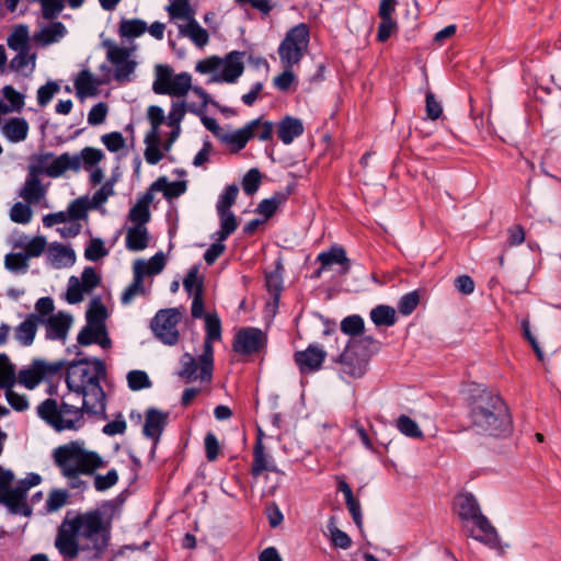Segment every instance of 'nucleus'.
<instances>
[{
    "mask_svg": "<svg viewBox=\"0 0 561 561\" xmlns=\"http://www.w3.org/2000/svg\"><path fill=\"white\" fill-rule=\"evenodd\" d=\"M317 260L322 264V268H329L333 264L341 265V274H347L351 268V261L342 247H332L327 252H321Z\"/></svg>",
    "mask_w": 561,
    "mask_h": 561,
    "instance_id": "obj_26",
    "label": "nucleus"
},
{
    "mask_svg": "<svg viewBox=\"0 0 561 561\" xmlns=\"http://www.w3.org/2000/svg\"><path fill=\"white\" fill-rule=\"evenodd\" d=\"M77 167V161L71 159L68 152L58 157H54L51 152H45L32 157L27 173L35 174L36 176L46 174L49 178L56 179L61 176L69 168Z\"/></svg>",
    "mask_w": 561,
    "mask_h": 561,
    "instance_id": "obj_9",
    "label": "nucleus"
},
{
    "mask_svg": "<svg viewBox=\"0 0 561 561\" xmlns=\"http://www.w3.org/2000/svg\"><path fill=\"white\" fill-rule=\"evenodd\" d=\"M53 460L61 476L68 480L71 489H78L84 484L80 476H90L95 470L105 467L102 457L92 450H88L78 442L56 447L53 450Z\"/></svg>",
    "mask_w": 561,
    "mask_h": 561,
    "instance_id": "obj_4",
    "label": "nucleus"
},
{
    "mask_svg": "<svg viewBox=\"0 0 561 561\" xmlns=\"http://www.w3.org/2000/svg\"><path fill=\"white\" fill-rule=\"evenodd\" d=\"M257 124L259 119H253L238 130L231 133L224 131L220 141L231 146L234 151H239L245 147L252 137H254Z\"/></svg>",
    "mask_w": 561,
    "mask_h": 561,
    "instance_id": "obj_23",
    "label": "nucleus"
},
{
    "mask_svg": "<svg viewBox=\"0 0 561 561\" xmlns=\"http://www.w3.org/2000/svg\"><path fill=\"white\" fill-rule=\"evenodd\" d=\"M265 286L270 294L277 299L283 288V277L278 268L265 274Z\"/></svg>",
    "mask_w": 561,
    "mask_h": 561,
    "instance_id": "obj_60",
    "label": "nucleus"
},
{
    "mask_svg": "<svg viewBox=\"0 0 561 561\" xmlns=\"http://www.w3.org/2000/svg\"><path fill=\"white\" fill-rule=\"evenodd\" d=\"M165 265L164 255L160 252L154 254L148 262L142 260H137L134 263L133 270L134 272H141V276L145 275H157L162 272Z\"/></svg>",
    "mask_w": 561,
    "mask_h": 561,
    "instance_id": "obj_36",
    "label": "nucleus"
},
{
    "mask_svg": "<svg viewBox=\"0 0 561 561\" xmlns=\"http://www.w3.org/2000/svg\"><path fill=\"white\" fill-rule=\"evenodd\" d=\"M64 367V362L47 363L34 360L33 364L21 369L16 380L27 389H34L44 378L55 376Z\"/></svg>",
    "mask_w": 561,
    "mask_h": 561,
    "instance_id": "obj_13",
    "label": "nucleus"
},
{
    "mask_svg": "<svg viewBox=\"0 0 561 561\" xmlns=\"http://www.w3.org/2000/svg\"><path fill=\"white\" fill-rule=\"evenodd\" d=\"M309 41L310 30L306 23L289 28L277 49L282 66H298L308 50Z\"/></svg>",
    "mask_w": 561,
    "mask_h": 561,
    "instance_id": "obj_7",
    "label": "nucleus"
},
{
    "mask_svg": "<svg viewBox=\"0 0 561 561\" xmlns=\"http://www.w3.org/2000/svg\"><path fill=\"white\" fill-rule=\"evenodd\" d=\"M42 322V318L35 313L30 314L23 322L14 329V337L23 346L33 344L37 327Z\"/></svg>",
    "mask_w": 561,
    "mask_h": 561,
    "instance_id": "obj_24",
    "label": "nucleus"
},
{
    "mask_svg": "<svg viewBox=\"0 0 561 561\" xmlns=\"http://www.w3.org/2000/svg\"><path fill=\"white\" fill-rule=\"evenodd\" d=\"M87 291L81 285L79 278L76 276H71L69 279V285L66 294L67 301L69 304H78L83 299V295Z\"/></svg>",
    "mask_w": 561,
    "mask_h": 561,
    "instance_id": "obj_62",
    "label": "nucleus"
},
{
    "mask_svg": "<svg viewBox=\"0 0 561 561\" xmlns=\"http://www.w3.org/2000/svg\"><path fill=\"white\" fill-rule=\"evenodd\" d=\"M2 504L9 510L11 514L30 516L32 514L31 507L26 503V493L24 488H8L3 490Z\"/></svg>",
    "mask_w": 561,
    "mask_h": 561,
    "instance_id": "obj_19",
    "label": "nucleus"
},
{
    "mask_svg": "<svg viewBox=\"0 0 561 561\" xmlns=\"http://www.w3.org/2000/svg\"><path fill=\"white\" fill-rule=\"evenodd\" d=\"M47 187L42 184L41 178L27 173L19 196L28 205H38L45 199Z\"/></svg>",
    "mask_w": 561,
    "mask_h": 561,
    "instance_id": "obj_21",
    "label": "nucleus"
},
{
    "mask_svg": "<svg viewBox=\"0 0 561 561\" xmlns=\"http://www.w3.org/2000/svg\"><path fill=\"white\" fill-rule=\"evenodd\" d=\"M469 417L472 430L478 434L501 437L512 432V419L502 398L489 391L473 396Z\"/></svg>",
    "mask_w": 561,
    "mask_h": 561,
    "instance_id": "obj_3",
    "label": "nucleus"
},
{
    "mask_svg": "<svg viewBox=\"0 0 561 561\" xmlns=\"http://www.w3.org/2000/svg\"><path fill=\"white\" fill-rule=\"evenodd\" d=\"M455 505L458 516L465 522H472L483 534L482 537L472 536L474 539L490 546H496L499 536L489 519L482 514L477 499L471 493H462L456 496Z\"/></svg>",
    "mask_w": 561,
    "mask_h": 561,
    "instance_id": "obj_6",
    "label": "nucleus"
},
{
    "mask_svg": "<svg viewBox=\"0 0 561 561\" xmlns=\"http://www.w3.org/2000/svg\"><path fill=\"white\" fill-rule=\"evenodd\" d=\"M167 10L172 20H181L183 21L182 23H187L195 19L188 0H174Z\"/></svg>",
    "mask_w": 561,
    "mask_h": 561,
    "instance_id": "obj_42",
    "label": "nucleus"
},
{
    "mask_svg": "<svg viewBox=\"0 0 561 561\" xmlns=\"http://www.w3.org/2000/svg\"><path fill=\"white\" fill-rule=\"evenodd\" d=\"M70 158L77 161V168H69L75 172L79 171L81 167L90 170L104 159V153L101 149L93 147L83 148L79 154H70Z\"/></svg>",
    "mask_w": 561,
    "mask_h": 561,
    "instance_id": "obj_31",
    "label": "nucleus"
},
{
    "mask_svg": "<svg viewBox=\"0 0 561 561\" xmlns=\"http://www.w3.org/2000/svg\"><path fill=\"white\" fill-rule=\"evenodd\" d=\"M341 331L351 336H356L364 331V320L360 316L353 314L344 318L341 322Z\"/></svg>",
    "mask_w": 561,
    "mask_h": 561,
    "instance_id": "obj_55",
    "label": "nucleus"
},
{
    "mask_svg": "<svg viewBox=\"0 0 561 561\" xmlns=\"http://www.w3.org/2000/svg\"><path fill=\"white\" fill-rule=\"evenodd\" d=\"M108 251L104 247V242L100 238H93L88 243L84 250V257L88 261L96 262L100 259L106 256Z\"/></svg>",
    "mask_w": 561,
    "mask_h": 561,
    "instance_id": "obj_53",
    "label": "nucleus"
},
{
    "mask_svg": "<svg viewBox=\"0 0 561 561\" xmlns=\"http://www.w3.org/2000/svg\"><path fill=\"white\" fill-rule=\"evenodd\" d=\"M2 95L8 101L12 112H20L24 106V95L18 92L12 85L2 88Z\"/></svg>",
    "mask_w": 561,
    "mask_h": 561,
    "instance_id": "obj_56",
    "label": "nucleus"
},
{
    "mask_svg": "<svg viewBox=\"0 0 561 561\" xmlns=\"http://www.w3.org/2000/svg\"><path fill=\"white\" fill-rule=\"evenodd\" d=\"M205 330L203 353L199 355L201 380L210 381L214 369L213 342L220 341L221 339V321L217 313H207L205 316Z\"/></svg>",
    "mask_w": 561,
    "mask_h": 561,
    "instance_id": "obj_10",
    "label": "nucleus"
},
{
    "mask_svg": "<svg viewBox=\"0 0 561 561\" xmlns=\"http://www.w3.org/2000/svg\"><path fill=\"white\" fill-rule=\"evenodd\" d=\"M102 360L94 358L73 360L68 365L66 385L68 390L85 393V396L105 402V393L100 380L105 376Z\"/></svg>",
    "mask_w": 561,
    "mask_h": 561,
    "instance_id": "obj_5",
    "label": "nucleus"
},
{
    "mask_svg": "<svg viewBox=\"0 0 561 561\" xmlns=\"http://www.w3.org/2000/svg\"><path fill=\"white\" fill-rule=\"evenodd\" d=\"M182 314L176 308L161 309L151 320L150 328L156 337L167 345H175L179 342L180 333L178 324Z\"/></svg>",
    "mask_w": 561,
    "mask_h": 561,
    "instance_id": "obj_11",
    "label": "nucleus"
},
{
    "mask_svg": "<svg viewBox=\"0 0 561 561\" xmlns=\"http://www.w3.org/2000/svg\"><path fill=\"white\" fill-rule=\"evenodd\" d=\"M18 54L10 60L9 68L15 72H23L28 68L30 72L35 69L36 54L31 49L15 50Z\"/></svg>",
    "mask_w": 561,
    "mask_h": 561,
    "instance_id": "obj_38",
    "label": "nucleus"
},
{
    "mask_svg": "<svg viewBox=\"0 0 561 561\" xmlns=\"http://www.w3.org/2000/svg\"><path fill=\"white\" fill-rule=\"evenodd\" d=\"M243 70L242 53L231 51L222 59L221 68L213 75L210 81L233 83L242 75Z\"/></svg>",
    "mask_w": 561,
    "mask_h": 561,
    "instance_id": "obj_16",
    "label": "nucleus"
},
{
    "mask_svg": "<svg viewBox=\"0 0 561 561\" xmlns=\"http://www.w3.org/2000/svg\"><path fill=\"white\" fill-rule=\"evenodd\" d=\"M239 193V187L236 184L228 185L219 197L216 205L217 210H230L234 204Z\"/></svg>",
    "mask_w": 561,
    "mask_h": 561,
    "instance_id": "obj_59",
    "label": "nucleus"
},
{
    "mask_svg": "<svg viewBox=\"0 0 561 561\" xmlns=\"http://www.w3.org/2000/svg\"><path fill=\"white\" fill-rule=\"evenodd\" d=\"M32 205L25 202H16L10 209V219L15 224L26 225L32 220L33 210Z\"/></svg>",
    "mask_w": 561,
    "mask_h": 561,
    "instance_id": "obj_46",
    "label": "nucleus"
},
{
    "mask_svg": "<svg viewBox=\"0 0 561 561\" xmlns=\"http://www.w3.org/2000/svg\"><path fill=\"white\" fill-rule=\"evenodd\" d=\"M153 201V194L151 191L146 192L141 198L130 208L128 219L134 222V226L146 227V224L150 220L149 205Z\"/></svg>",
    "mask_w": 561,
    "mask_h": 561,
    "instance_id": "obj_29",
    "label": "nucleus"
},
{
    "mask_svg": "<svg viewBox=\"0 0 561 561\" xmlns=\"http://www.w3.org/2000/svg\"><path fill=\"white\" fill-rule=\"evenodd\" d=\"M335 362L340 365L342 377L359 378L366 371L368 354L360 352L359 342H348Z\"/></svg>",
    "mask_w": 561,
    "mask_h": 561,
    "instance_id": "obj_12",
    "label": "nucleus"
},
{
    "mask_svg": "<svg viewBox=\"0 0 561 561\" xmlns=\"http://www.w3.org/2000/svg\"><path fill=\"white\" fill-rule=\"evenodd\" d=\"M181 365H182V369L180 371L181 377L186 378L187 380L197 379V378L201 379V375L199 376L196 375L198 366L201 367V362L199 360L197 362L193 355H191L190 353L183 354L181 357Z\"/></svg>",
    "mask_w": 561,
    "mask_h": 561,
    "instance_id": "obj_48",
    "label": "nucleus"
},
{
    "mask_svg": "<svg viewBox=\"0 0 561 561\" xmlns=\"http://www.w3.org/2000/svg\"><path fill=\"white\" fill-rule=\"evenodd\" d=\"M304 124L300 118L294 116H285L277 123L276 134L284 145H290L295 138L304 134Z\"/></svg>",
    "mask_w": 561,
    "mask_h": 561,
    "instance_id": "obj_22",
    "label": "nucleus"
},
{
    "mask_svg": "<svg viewBox=\"0 0 561 561\" xmlns=\"http://www.w3.org/2000/svg\"><path fill=\"white\" fill-rule=\"evenodd\" d=\"M66 34V26L61 22H53L34 34L33 39L38 45L48 46L59 42Z\"/></svg>",
    "mask_w": 561,
    "mask_h": 561,
    "instance_id": "obj_30",
    "label": "nucleus"
},
{
    "mask_svg": "<svg viewBox=\"0 0 561 561\" xmlns=\"http://www.w3.org/2000/svg\"><path fill=\"white\" fill-rule=\"evenodd\" d=\"M16 382L15 367L5 354H0V389L13 388Z\"/></svg>",
    "mask_w": 561,
    "mask_h": 561,
    "instance_id": "obj_40",
    "label": "nucleus"
},
{
    "mask_svg": "<svg viewBox=\"0 0 561 561\" xmlns=\"http://www.w3.org/2000/svg\"><path fill=\"white\" fill-rule=\"evenodd\" d=\"M266 470L274 471L275 468L268 463L262 440L259 437L253 450V462L251 472L254 477H259L263 471Z\"/></svg>",
    "mask_w": 561,
    "mask_h": 561,
    "instance_id": "obj_39",
    "label": "nucleus"
},
{
    "mask_svg": "<svg viewBox=\"0 0 561 561\" xmlns=\"http://www.w3.org/2000/svg\"><path fill=\"white\" fill-rule=\"evenodd\" d=\"M59 90L60 87L57 82L48 81L37 90V103L41 106L47 105Z\"/></svg>",
    "mask_w": 561,
    "mask_h": 561,
    "instance_id": "obj_63",
    "label": "nucleus"
},
{
    "mask_svg": "<svg viewBox=\"0 0 561 561\" xmlns=\"http://www.w3.org/2000/svg\"><path fill=\"white\" fill-rule=\"evenodd\" d=\"M149 243V232L146 227L133 226L126 231V248L129 251L139 252Z\"/></svg>",
    "mask_w": 561,
    "mask_h": 561,
    "instance_id": "obj_33",
    "label": "nucleus"
},
{
    "mask_svg": "<svg viewBox=\"0 0 561 561\" xmlns=\"http://www.w3.org/2000/svg\"><path fill=\"white\" fill-rule=\"evenodd\" d=\"M87 324L96 328H106V308L99 301L94 300L87 311Z\"/></svg>",
    "mask_w": 561,
    "mask_h": 561,
    "instance_id": "obj_45",
    "label": "nucleus"
},
{
    "mask_svg": "<svg viewBox=\"0 0 561 561\" xmlns=\"http://www.w3.org/2000/svg\"><path fill=\"white\" fill-rule=\"evenodd\" d=\"M98 85L93 73L87 69L81 70L75 80L76 92L80 99L96 95Z\"/></svg>",
    "mask_w": 561,
    "mask_h": 561,
    "instance_id": "obj_32",
    "label": "nucleus"
},
{
    "mask_svg": "<svg viewBox=\"0 0 561 561\" xmlns=\"http://www.w3.org/2000/svg\"><path fill=\"white\" fill-rule=\"evenodd\" d=\"M398 430L405 436L412 438H420L423 436L417 423L407 415H400L397 420Z\"/></svg>",
    "mask_w": 561,
    "mask_h": 561,
    "instance_id": "obj_52",
    "label": "nucleus"
},
{
    "mask_svg": "<svg viewBox=\"0 0 561 561\" xmlns=\"http://www.w3.org/2000/svg\"><path fill=\"white\" fill-rule=\"evenodd\" d=\"M69 499V492L64 489H54L46 500V511L49 513L59 511Z\"/></svg>",
    "mask_w": 561,
    "mask_h": 561,
    "instance_id": "obj_49",
    "label": "nucleus"
},
{
    "mask_svg": "<svg viewBox=\"0 0 561 561\" xmlns=\"http://www.w3.org/2000/svg\"><path fill=\"white\" fill-rule=\"evenodd\" d=\"M220 218V229L217 231V240L225 241L238 228L237 218L230 210H217Z\"/></svg>",
    "mask_w": 561,
    "mask_h": 561,
    "instance_id": "obj_43",
    "label": "nucleus"
},
{
    "mask_svg": "<svg viewBox=\"0 0 561 561\" xmlns=\"http://www.w3.org/2000/svg\"><path fill=\"white\" fill-rule=\"evenodd\" d=\"M46 327V337L49 340L65 341L72 323V317L65 312H58L48 319H42Z\"/></svg>",
    "mask_w": 561,
    "mask_h": 561,
    "instance_id": "obj_20",
    "label": "nucleus"
},
{
    "mask_svg": "<svg viewBox=\"0 0 561 561\" xmlns=\"http://www.w3.org/2000/svg\"><path fill=\"white\" fill-rule=\"evenodd\" d=\"M192 89V76L188 72L173 75V70L167 65L156 66V79L152 90L157 94H165L182 98Z\"/></svg>",
    "mask_w": 561,
    "mask_h": 561,
    "instance_id": "obj_8",
    "label": "nucleus"
},
{
    "mask_svg": "<svg viewBox=\"0 0 561 561\" xmlns=\"http://www.w3.org/2000/svg\"><path fill=\"white\" fill-rule=\"evenodd\" d=\"M266 344L265 333L257 328L240 329L233 340V351L241 355H250L262 350Z\"/></svg>",
    "mask_w": 561,
    "mask_h": 561,
    "instance_id": "obj_14",
    "label": "nucleus"
},
{
    "mask_svg": "<svg viewBox=\"0 0 561 561\" xmlns=\"http://www.w3.org/2000/svg\"><path fill=\"white\" fill-rule=\"evenodd\" d=\"M42 5V14L46 20H53L64 10L62 0H33Z\"/></svg>",
    "mask_w": 561,
    "mask_h": 561,
    "instance_id": "obj_58",
    "label": "nucleus"
},
{
    "mask_svg": "<svg viewBox=\"0 0 561 561\" xmlns=\"http://www.w3.org/2000/svg\"><path fill=\"white\" fill-rule=\"evenodd\" d=\"M27 256L23 253H9L4 259V266L13 273H25L28 268Z\"/></svg>",
    "mask_w": 561,
    "mask_h": 561,
    "instance_id": "obj_54",
    "label": "nucleus"
},
{
    "mask_svg": "<svg viewBox=\"0 0 561 561\" xmlns=\"http://www.w3.org/2000/svg\"><path fill=\"white\" fill-rule=\"evenodd\" d=\"M117 481V471L115 469H111L105 474H95L93 485L96 491L103 492L114 486Z\"/></svg>",
    "mask_w": 561,
    "mask_h": 561,
    "instance_id": "obj_57",
    "label": "nucleus"
},
{
    "mask_svg": "<svg viewBox=\"0 0 561 561\" xmlns=\"http://www.w3.org/2000/svg\"><path fill=\"white\" fill-rule=\"evenodd\" d=\"M260 183H261L260 171L257 169H251L243 176L242 188L245 194L252 195L259 190Z\"/></svg>",
    "mask_w": 561,
    "mask_h": 561,
    "instance_id": "obj_64",
    "label": "nucleus"
},
{
    "mask_svg": "<svg viewBox=\"0 0 561 561\" xmlns=\"http://www.w3.org/2000/svg\"><path fill=\"white\" fill-rule=\"evenodd\" d=\"M178 28L181 36L187 37L199 48L206 46L209 42V34L207 30L202 27L196 19H193L187 23H179Z\"/></svg>",
    "mask_w": 561,
    "mask_h": 561,
    "instance_id": "obj_25",
    "label": "nucleus"
},
{
    "mask_svg": "<svg viewBox=\"0 0 561 561\" xmlns=\"http://www.w3.org/2000/svg\"><path fill=\"white\" fill-rule=\"evenodd\" d=\"M147 31V23L139 19L123 20L119 24V35L122 37L135 38Z\"/></svg>",
    "mask_w": 561,
    "mask_h": 561,
    "instance_id": "obj_44",
    "label": "nucleus"
},
{
    "mask_svg": "<svg viewBox=\"0 0 561 561\" xmlns=\"http://www.w3.org/2000/svg\"><path fill=\"white\" fill-rule=\"evenodd\" d=\"M147 295L148 290L144 286V277L141 276V272L136 271L134 272L133 282L127 286L121 296V302L123 305H129L136 297Z\"/></svg>",
    "mask_w": 561,
    "mask_h": 561,
    "instance_id": "obj_37",
    "label": "nucleus"
},
{
    "mask_svg": "<svg viewBox=\"0 0 561 561\" xmlns=\"http://www.w3.org/2000/svg\"><path fill=\"white\" fill-rule=\"evenodd\" d=\"M168 419V412H163L154 408H149L145 415V424L142 428L144 435L157 444L164 431Z\"/></svg>",
    "mask_w": 561,
    "mask_h": 561,
    "instance_id": "obj_18",
    "label": "nucleus"
},
{
    "mask_svg": "<svg viewBox=\"0 0 561 561\" xmlns=\"http://www.w3.org/2000/svg\"><path fill=\"white\" fill-rule=\"evenodd\" d=\"M327 353L318 345L310 344L307 350L296 352L295 363L302 374L317 371L321 368Z\"/></svg>",
    "mask_w": 561,
    "mask_h": 561,
    "instance_id": "obj_17",
    "label": "nucleus"
},
{
    "mask_svg": "<svg viewBox=\"0 0 561 561\" xmlns=\"http://www.w3.org/2000/svg\"><path fill=\"white\" fill-rule=\"evenodd\" d=\"M107 60L115 66L114 78L116 81H129L135 71L136 61L130 59V53L124 47H111L106 53Z\"/></svg>",
    "mask_w": 561,
    "mask_h": 561,
    "instance_id": "obj_15",
    "label": "nucleus"
},
{
    "mask_svg": "<svg viewBox=\"0 0 561 561\" xmlns=\"http://www.w3.org/2000/svg\"><path fill=\"white\" fill-rule=\"evenodd\" d=\"M284 201H285V195L275 194L271 198L263 199L259 204L256 211L260 215L264 216L265 219H268L276 213L277 208Z\"/></svg>",
    "mask_w": 561,
    "mask_h": 561,
    "instance_id": "obj_51",
    "label": "nucleus"
},
{
    "mask_svg": "<svg viewBox=\"0 0 561 561\" xmlns=\"http://www.w3.org/2000/svg\"><path fill=\"white\" fill-rule=\"evenodd\" d=\"M91 208L87 198L79 197L72 201L67 208L68 220H81L87 217L88 209Z\"/></svg>",
    "mask_w": 561,
    "mask_h": 561,
    "instance_id": "obj_50",
    "label": "nucleus"
},
{
    "mask_svg": "<svg viewBox=\"0 0 561 561\" xmlns=\"http://www.w3.org/2000/svg\"><path fill=\"white\" fill-rule=\"evenodd\" d=\"M328 529L330 531V539L332 545L335 548L340 549H348L352 546V539L351 537L343 530L339 529L335 524L334 519L331 518L330 523L328 525Z\"/></svg>",
    "mask_w": 561,
    "mask_h": 561,
    "instance_id": "obj_47",
    "label": "nucleus"
},
{
    "mask_svg": "<svg viewBox=\"0 0 561 561\" xmlns=\"http://www.w3.org/2000/svg\"><path fill=\"white\" fill-rule=\"evenodd\" d=\"M47 257L57 267L71 266L76 261V253L71 248L54 242L47 248Z\"/></svg>",
    "mask_w": 561,
    "mask_h": 561,
    "instance_id": "obj_28",
    "label": "nucleus"
},
{
    "mask_svg": "<svg viewBox=\"0 0 561 561\" xmlns=\"http://www.w3.org/2000/svg\"><path fill=\"white\" fill-rule=\"evenodd\" d=\"M127 382L128 387L134 391L148 388L151 385L148 375L142 370L129 371L127 375Z\"/></svg>",
    "mask_w": 561,
    "mask_h": 561,
    "instance_id": "obj_61",
    "label": "nucleus"
},
{
    "mask_svg": "<svg viewBox=\"0 0 561 561\" xmlns=\"http://www.w3.org/2000/svg\"><path fill=\"white\" fill-rule=\"evenodd\" d=\"M150 191L163 192L168 199L176 198L186 191V183L183 181L168 182L165 178H159L150 186Z\"/></svg>",
    "mask_w": 561,
    "mask_h": 561,
    "instance_id": "obj_34",
    "label": "nucleus"
},
{
    "mask_svg": "<svg viewBox=\"0 0 561 561\" xmlns=\"http://www.w3.org/2000/svg\"><path fill=\"white\" fill-rule=\"evenodd\" d=\"M370 319L377 327H391L396 323V310L386 305H379L370 311Z\"/></svg>",
    "mask_w": 561,
    "mask_h": 561,
    "instance_id": "obj_41",
    "label": "nucleus"
},
{
    "mask_svg": "<svg viewBox=\"0 0 561 561\" xmlns=\"http://www.w3.org/2000/svg\"><path fill=\"white\" fill-rule=\"evenodd\" d=\"M108 539L100 511L67 512L58 526L55 547L65 561H101Z\"/></svg>",
    "mask_w": 561,
    "mask_h": 561,
    "instance_id": "obj_1",
    "label": "nucleus"
},
{
    "mask_svg": "<svg viewBox=\"0 0 561 561\" xmlns=\"http://www.w3.org/2000/svg\"><path fill=\"white\" fill-rule=\"evenodd\" d=\"M104 411L105 402L71 390L62 394L60 400L48 398L36 408L38 417L57 432L78 430L83 424L84 413L100 414Z\"/></svg>",
    "mask_w": 561,
    "mask_h": 561,
    "instance_id": "obj_2",
    "label": "nucleus"
},
{
    "mask_svg": "<svg viewBox=\"0 0 561 561\" xmlns=\"http://www.w3.org/2000/svg\"><path fill=\"white\" fill-rule=\"evenodd\" d=\"M7 45L12 50L31 49L28 27L24 24L14 26L7 38Z\"/></svg>",
    "mask_w": 561,
    "mask_h": 561,
    "instance_id": "obj_35",
    "label": "nucleus"
},
{
    "mask_svg": "<svg viewBox=\"0 0 561 561\" xmlns=\"http://www.w3.org/2000/svg\"><path fill=\"white\" fill-rule=\"evenodd\" d=\"M2 135L10 142H21L28 134V123L23 117H12L1 126Z\"/></svg>",
    "mask_w": 561,
    "mask_h": 561,
    "instance_id": "obj_27",
    "label": "nucleus"
}]
</instances>
